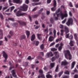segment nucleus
<instances>
[{"label": "nucleus", "instance_id": "obj_42", "mask_svg": "<svg viewBox=\"0 0 78 78\" xmlns=\"http://www.w3.org/2000/svg\"><path fill=\"white\" fill-rule=\"evenodd\" d=\"M8 20H11V21H14V19L12 18H9Z\"/></svg>", "mask_w": 78, "mask_h": 78}, {"label": "nucleus", "instance_id": "obj_5", "mask_svg": "<svg viewBox=\"0 0 78 78\" xmlns=\"http://www.w3.org/2000/svg\"><path fill=\"white\" fill-rule=\"evenodd\" d=\"M18 22L19 23L20 26L23 27L24 26H27V22L22 21L21 20L18 21Z\"/></svg>", "mask_w": 78, "mask_h": 78}, {"label": "nucleus", "instance_id": "obj_13", "mask_svg": "<svg viewBox=\"0 0 78 78\" xmlns=\"http://www.w3.org/2000/svg\"><path fill=\"white\" fill-rule=\"evenodd\" d=\"M65 32L66 34H67L69 32V28L66 26L65 27Z\"/></svg>", "mask_w": 78, "mask_h": 78}, {"label": "nucleus", "instance_id": "obj_7", "mask_svg": "<svg viewBox=\"0 0 78 78\" xmlns=\"http://www.w3.org/2000/svg\"><path fill=\"white\" fill-rule=\"evenodd\" d=\"M39 72V73H40V76H38V78H45V76H44V75L43 74V71H42L41 69H40Z\"/></svg>", "mask_w": 78, "mask_h": 78}, {"label": "nucleus", "instance_id": "obj_51", "mask_svg": "<svg viewBox=\"0 0 78 78\" xmlns=\"http://www.w3.org/2000/svg\"><path fill=\"white\" fill-rule=\"evenodd\" d=\"M0 17L1 19H2V20H3V15L1 13L0 14Z\"/></svg>", "mask_w": 78, "mask_h": 78}, {"label": "nucleus", "instance_id": "obj_61", "mask_svg": "<svg viewBox=\"0 0 78 78\" xmlns=\"http://www.w3.org/2000/svg\"><path fill=\"white\" fill-rule=\"evenodd\" d=\"M46 13L47 15H49L50 14V12L48 11L46 12Z\"/></svg>", "mask_w": 78, "mask_h": 78}, {"label": "nucleus", "instance_id": "obj_63", "mask_svg": "<svg viewBox=\"0 0 78 78\" xmlns=\"http://www.w3.org/2000/svg\"><path fill=\"white\" fill-rule=\"evenodd\" d=\"M51 2V0H47V3H50Z\"/></svg>", "mask_w": 78, "mask_h": 78}, {"label": "nucleus", "instance_id": "obj_22", "mask_svg": "<svg viewBox=\"0 0 78 78\" xmlns=\"http://www.w3.org/2000/svg\"><path fill=\"white\" fill-rule=\"evenodd\" d=\"M13 3H20V0H12Z\"/></svg>", "mask_w": 78, "mask_h": 78}, {"label": "nucleus", "instance_id": "obj_57", "mask_svg": "<svg viewBox=\"0 0 78 78\" xmlns=\"http://www.w3.org/2000/svg\"><path fill=\"white\" fill-rule=\"evenodd\" d=\"M32 1L34 2H39V0H32Z\"/></svg>", "mask_w": 78, "mask_h": 78}, {"label": "nucleus", "instance_id": "obj_59", "mask_svg": "<svg viewBox=\"0 0 78 78\" xmlns=\"http://www.w3.org/2000/svg\"><path fill=\"white\" fill-rule=\"evenodd\" d=\"M78 78V75L77 74H75L74 76V78Z\"/></svg>", "mask_w": 78, "mask_h": 78}, {"label": "nucleus", "instance_id": "obj_44", "mask_svg": "<svg viewBox=\"0 0 78 78\" xmlns=\"http://www.w3.org/2000/svg\"><path fill=\"white\" fill-rule=\"evenodd\" d=\"M43 10H44V9L43 8L41 9L39 11V14H41V12H42Z\"/></svg>", "mask_w": 78, "mask_h": 78}, {"label": "nucleus", "instance_id": "obj_15", "mask_svg": "<svg viewBox=\"0 0 78 78\" xmlns=\"http://www.w3.org/2000/svg\"><path fill=\"white\" fill-rule=\"evenodd\" d=\"M54 55H55V59H58L59 58V55L58 53V52H55L54 53Z\"/></svg>", "mask_w": 78, "mask_h": 78}, {"label": "nucleus", "instance_id": "obj_33", "mask_svg": "<svg viewBox=\"0 0 78 78\" xmlns=\"http://www.w3.org/2000/svg\"><path fill=\"white\" fill-rule=\"evenodd\" d=\"M39 16V15L38 14H37V15H34L32 16L33 17V18H36L37 17Z\"/></svg>", "mask_w": 78, "mask_h": 78}, {"label": "nucleus", "instance_id": "obj_27", "mask_svg": "<svg viewBox=\"0 0 78 78\" xmlns=\"http://www.w3.org/2000/svg\"><path fill=\"white\" fill-rule=\"evenodd\" d=\"M59 69V65H58L55 68V72H58V69Z\"/></svg>", "mask_w": 78, "mask_h": 78}, {"label": "nucleus", "instance_id": "obj_45", "mask_svg": "<svg viewBox=\"0 0 78 78\" xmlns=\"http://www.w3.org/2000/svg\"><path fill=\"white\" fill-rule=\"evenodd\" d=\"M64 73L65 74H67L68 75H69V71L68 70H67L64 72Z\"/></svg>", "mask_w": 78, "mask_h": 78}, {"label": "nucleus", "instance_id": "obj_4", "mask_svg": "<svg viewBox=\"0 0 78 78\" xmlns=\"http://www.w3.org/2000/svg\"><path fill=\"white\" fill-rule=\"evenodd\" d=\"M73 19L72 18H70L68 19V21L66 23V24L68 26V27H69L70 25H72L73 24Z\"/></svg>", "mask_w": 78, "mask_h": 78}, {"label": "nucleus", "instance_id": "obj_55", "mask_svg": "<svg viewBox=\"0 0 78 78\" xmlns=\"http://www.w3.org/2000/svg\"><path fill=\"white\" fill-rule=\"evenodd\" d=\"M66 19H65L64 20H63L62 22V23H66Z\"/></svg>", "mask_w": 78, "mask_h": 78}, {"label": "nucleus", "instance_id": "obj_24", "mask_svg": "<svg viewBox=\"0 0 78 78\" xmlns=\"http://www.w3.org/2000/svg\"><path fill=\"white\" fill-rule=\"evenodd\" d=\"M73 72L74 73H72L73 75H74L75 74V73H78V71L76 69V68H75V69L73 70Z\"/></svg>", "mask_w": 78, "mask_h": 78}, {"label": "nucleus", "instance_id": "obj_16", "mask_svg": "<svg viewBox=\"0 0 78 78\" xmlns=\"http://www.w3.org/2000/svg\"><path fill=\"white\" fill-rule=\"evenodd\" d=\"M0 35L1 36L0 37V39H3V30L0 29Z\"/></svg>", "mask_w": 78, "mask_h": 78}, {"label": "nucleus", "instance_id": "obj_12", "mask_svg": "<svg viewBox=\"0 0 78 78\" xmlns=\"http://www.w3.org/2000/svg\"><path fill=\"white\" fill-rule=\"evenodd\" d=\"M11 73H12V75L13 77H17V75H16V72H15V70L13 69L12 70V71H11Z\"/></svg>", "mask_w": 78, "mask_h": 78}, {"label": "nucleus", "instance_id": "obj_14", "mask_svg": "<svg viewBox=\"0 0 78 78\" xmlns=\"http://www.w3.org/2000/svg\"><path fill=\"white\" fill-rule=\"evenodd\" d=\"M26 39V36L25 35H21L20 38V40H23Z\"/></svg>", "mask_w": 78, "mask_h": 78}, {"label": "nucleus", "instance_id": "obj_31", "mask_svg": "<svg viewBox=\"0 0 78 78\" xmlns=\"http://www.w3.org/2000/svg\"><path fill=\"white\" fill-rule=\"evenodd\" d=\"M56 59L55 57L54 56L51 58V61L52 62H54L56 60Z\"/></svg>", "mask_w": 78, "mask_h": 78}, {"label": "nucleus", "instance_id": "obj_36", "mask_svg": "<svg viewBox=\"0 0 78 78\" xmlns=\"http://www.w3.org/2000/svg\"><path fill=\"white\" fill-rule=\"evenodd\" d=\"M44 32H46V33H48V28H47L46 29H44Z\"/></svg>", "mask_w": 78, "mask_h": 78}, {"label": "nucleus", "instance_id": "obj_41", "mask_svg": "<svg viewBox=\"0 0 78 78\" xmlns=\"http://www.w3.org/2000/svg\"><path fill=\"white\" fill-rule=\"evenodd\" d=\"M59 12H60V8L58 9V10L56 11L55 14H57L58 13H59Z\"/></svg>", "mask_w": 78, "mask_h": 78}, {"label": "nucleus", "instance_id": "obj_3", "mask_svg": "<svg viewBox=\"0 0 78 78\" xmlns=\"http://www.w3.org/2000/svg\"><path fill=\"white\" fill-rule=\"evenodd\" d=\"M21 12H22V11L20 10L18 11L16 13V16H17L18 17H20V16H23L27 15V14L26 13H21Z\"/></svg>", "mask_w": 78, "mask_h": 78}, {"label": "nucleus", "instance_id": "obj_25", "mask_svg": "<svg viewBox=\"0 0 78 78\" xmlns=\"http://www.w3.org/2000/svg\"><path fill=\"white\" fill-rule=\"evenodd\" d=\"M53 34H54V38L56 37V31L55 30H54L53 31Z\"/></svg>", "mask_w": 78, "mask_h": 78}, {"label": "nucleus", "instance_id": "obj_60", "mask_svg": "<svg viewBox=\"0 0 78 78\" xmlns=\"http://www.w3.org/2000/svg\"><path fill=\"white\" fill-rule=\"evenodd\" d=\"M69 14L70 16H72V12H71L69 11Z\"/></svg>", "mask_w": 78, "mask_h": 78}, {"label": "nucleus", "instance_id": "obj_6", "mask_svg": "<svg viewBox=\"0 0 78 78\" xmlns=\"http://www.w3.org/2000/svg\"><path fill=\"white\" fill-rule=\"evenodd\" d=\"M53 2L54 7L51 8V11H55L56 9V0H54Z\"/></svg>", "mask_w": 78, "mask_h": 78}, {"label": "nucleus", "instance_id": "obj_35", "mask_svg": "<svg viewBox=\"0 0 78 78\" xmlns=\"http://www.w3.org/2000/svg\"><path fill=\"white\" fill-rule=\"evenodd\" d=\"M63 73V71H61L60 72V73H59V78L60 77H61V76L62 75V74Z\"/></svg>", "mask_w": 78, "mask_h": 78}, {"label": "nucleus", "instance_id": "obj_8", "mask_svg": "<svg viewBox=\"0 0 78 78\" xmlns=\"http://www.w3.org/2000/svg\"><path fill=\"white\" fill-rule=\"evenodd\" d=\"M2 54L3 57H4L5 58V60H4V62H5L7 61V59H8V55L5 51H2Z\"/></svg>", "mask_w": 78, "mask_h": 78}, {"label": "nucleus", "instance_id": "obj_28", "mask_svg": "<svg viewBox=\"0 0 78 78\" xmlns=\"http://www.w3.org/2000/svg\"><path fill=\"white\" fill-rule=\"evenodd\" d=\"M55 63H51L50 64V66L51 68H53L55 67Z\"/></svg>", "mask_w": 78, "mask_h": 78}, {"label": "nucleus", "instance_id": "obj_1", "mask_svg": "<svg viewBox=\"0 0 78 78\" xmlns=\"http://www.w3.org/2000/svg\"><path fill=\"white\" fill-rule=\"evenodd\" d=\"M63 53L66 58L68 59V56H69V60H71L72 59V55L70 54V52L69 50H64L63 51Z\"/></svg>", "mask_w": 78, "mask_h": 78}, {"label": "nucleus", "instance_id": "obj_40", "mask_svg": "<svg viewBox=\"0 0 78 78\" xmlns=\"http://www.w3.org/2000/svg\"><path fill=\"white\" fill-rule=\"evenodd\" d=\"M40 48L41 50H43L44 47V44H42L40 46Z\"/></svg>", "mask_w": 78, "mask_h": 78}, {"label": "nucleus", "instance_id": "obj_29", "mask_svg": "<svg viewBox=\"0 0 78 78\" xmlns=\"http://www.w3.org/2000/svg\"><path fill=\"white\" fill-rule=\"evenodd\" d=\"M74 42V41H71L70 43H69V45H70L71 47H72V46H73V43Z\"/></svg>", "mask_w": 78, "mask_h": 78}, {"label": "nucleus", "instance_id": "obj_23", "mask_svg": "<svg viewBox=\"0 0 78 78\" xmlns=\"http://www.w3.org/2000/svg\"><path fill=\"white\" fill-rule=\"evenodd\" d=\"M75 62H73L72 63L71 65V69L74 68V66H75Z\"/></svg>", "mask_w": 78, "mask_h": 78}, {"label": "nucleus", "instance_id": "obj_48", "mask_svg": "<svg viewBox=\"0 0 78 78\" xmlns=\"http://www.w3.org/2000/svg\"><path fill=\"white\" fill-rule=\"evenodd\" d=\"M34 59V58H31V57L30 56H29L28 58H27V59L28 60H30L31 59Z\"/></svg>", "mask_w": 78, "mask_h": 78}, {"label": "nucleus", "instance_id": "obj_9", "mask_svg": "<svg viewBox=\"0 0 78 78\" xmlns=\"http://www.w3.org/2000/svg\"><path fill=\"white\" fill-rule=\"evenodd\" d=\"M60 16L61 17L62 20L64 19V17H67V13H65L64 14L63 13H61L60 14Z\"/></svg>", "mask_w": 78, "mask_h": 78}, {"label": "nucleus", "instance_id": "obj_17", "mask_svg": "<svg viewBox=\"0 0 78 78\" xmlns=\"http://www.w3.org/2000/svg\"><path fill=\"white\" fill-rule=\"evenodd\" d=\"M32 44H35L36 46H37L39 45V42L38 41H34L33 42Z\"/></svg>", "mask_w": 78, "mask_h": 78}, {"label": "nucleus", "instance_id": "obj_30", "mask_svg": "<svg viewBox=\"0 0 78 78\" xmlns=\"http://www.w3.org/2000/svg\"><path fill=\"white\" fill-rule=\"evenodd\" d=\"M46 77L47 78H52V76L48 74L46 76Z\"/></svg>", "mask_w": 78, "mask_h": 78}, {"label": "nucleus", "instance_id": "obj_2", "mask_svg": "<svg viewBox=\"0 0 78 78\" xmlns=\"http://www.w3.org/2000/svg\"><path fill=\"white\" fill-rule=\"evenodd\" d=\"M21 11H27L28 10V5L26 4H23V5L20 6Z\"/></svg>", "mask_w": 78, "mask_h": 78}, {"label": "nucleus", "instance_id": "obj_47", "mask_svg": "<svg viewBox=\"0 0 78 78\" xmlns=\"http://www.w3.org/2000/svg\"><path fill=\"white\" fill-rule=\"evenodd\" d=\"M18 25V23H14L13 24V27H16V25L17 26Z\"/></svg>", "mask_w": 78, "mask_h": 78}, {"label": "nucleus", "instance_id": "obj_37", "mask_svg": "<svg viewBox=\"0 0 78 78\" xmlns=\"http://www.w3.org/2000/svg\"><path fill=\"white\" fill-rule=\"evenodd\" d=\"M66 34V35H65V37L66 38H69V35H70V34L69 33L68 34Z\"/></svg>", "mask_w": 78, "mask_h": 78}, {"label": "nucleus", "instance_id": "obj_26", "mask_svg": "<svg viewBox=\"0 0 78 78\" xmlns=\"http://www.w3.org/2000/svg\"><path fill=\"white\" fill-rule=\"evenodd\" d=\"M41 34H37V37L39 40H41V39H42V37H41Z\"/></svg>", "mask_w": 78, "mask_h": 78}, {"label": "nucleus", "instance_id": "obj_62", "mask_svg": "<svg viewBox=\"0 0 78 78\" xmlns=\"http://www.w3.org/2000/svg\"><path fill=\"white\" fill-rule=\"evenodd\" d=\"M37 9V7H35L33 10L32 11H35Z\"/></svg>", "mask_w": 78, "mask_h": 78}, {"label": "nucleus", "instance_id": "obj_38", "mask_svg": "<svg viewBox=\"0 0 78 78\" xmlns=\"http://www.w3.org/2000/svg\"><path fill=\"white\" fill-rule=\"evenodd\" d=\"M9 6H12V3H11V2H12L11 0H9Z\"/></svg>", "mask_w": 78, "mask_h": 78}, {"label": "nucleus", "instance_id": "obj_32", "mask_svg": "<svg viewBox=\"0 0 78 78\" xmlns=\"http://www.w3.org/2000/svg\"><path fill=\"white\" fill-rule=\"evenodd\" d=\"M50 21L51 23H54V21L53 20V18H51L50 19Z\"/></svg>", "mask_w": 78, "mask_h": 78}, {"label": "nucleus", "instance_id": "obj_19", "mask_svg": "<svg viewBox=\"0 0 78 78\" xmlns=\"http://www.w3.org/2000/svg\"><path fill=\"white\" fill-rule=\"evenodd\" d=\"M48 40L50 42H52L54 40V37L52 36H50Z\"/></svg>", "mask_w": 78, "mask_h": 78}, {"label": "nucleus", "instance_id": "obj_49", "mask_svg": "<svg viewBox=\"0 0 78 78\" xmlns=\"http://www.w3.org/2000/svg\"><path fill=\"white\" fill-rule=\"evenodd\" d=\"M60 28H61L62 29L64 28V26L62 24H60L59 26Z\"/></svg>", "mask_w": 78, "mask_h": 78}, {"label": "nucleus", "instance_id": "obj_43", "mask_svg": "<svg viewBox=\"0 0 78 78\" xmlns=\"http://www.w3.org/2000/svg\"><path fill=\"white\" fill-rule=\"evenodd\" d=\"M69 39L72 40L73 39V36L72 35H70V36L69 37Z\"/></svg>", "mask_w": 78, "mask_h": 78}, {"label": "nucleus", "instance_id": "obj_50", "mask_svg": "<svg viewBox=\"0 0 78 78\" xmlns=\"http://www.w3.org/2000/svg\"><path fill=\"white\" fill-rule=\"evenodd\" d=\"M14 8H15V7H14V6H12L11 7V10L10 11L11 12V11H12L14 9Z\"/></svg>", "mask_w": 78, "mask_h": 78}, {"label": "nucleus", "instance_id": "obj_20", "mask_svg": "<svg viewBox=\"0 0 78 78\" xmlns=\"http://www.w3.org/2000/svg\"><path fill=\"white\" fill-rule=\"evenodd\" d=\"M68 63L66 61L62 62L61 64V66H66L67 64Z\"/></svg>", "mask_w": 78, "mask_h": 78}, {"label": "nucleus", "instance_id": "obj_56", "mask_svg": "<svg viewBox=\"0 0 78 78\" xmlns=\"http://www.w3.org/2000/svg\"><path fill=\"white\" fill-rule=\"evenodd\" d=\"M8 8V6H7L6 7L3 8V11H4V10L5 9H7Z\"/></svg>", "mask_w": 78, "mask_h": 78}, {"label": "nucleus", "instance_id": "obj_39", "mask_svg": "<svg viewBox=\"0 0 78 78\" xmlns=\"http://www.w3.org/2000/svg\"><path fill=\"white\" fill-rule=\"evenodd\" d=\"M51 51H56L57 50V49L55 48H52L51 49Z\"/></svg>", "mask_w": 78, "mask_h": 78}, {"label": "nucleus", "instance_id": "obj_10", "mask_svg": "<svg viewBox=\"0 0 78 78\" xmlns=\"http://www.w3.org/2000/svg\"><path fill=\"white\" fill-rule=\"evenodd\" d=\"M53 56V54L51 52H48L46 54V56L48 58L50 56V57H52Z\"/></svg>", "mask_w": 78, "mask_h": 78}, {"label": "nucleus", "instance_id": "obj_21", "mask_svg": "<svg viewBox=\"0 0 78 78\" xmlns=\"http://www.w3.org/2000/svg\"><path fill=\"white\" fill-rule=\"evenodd\" d=\"M26 33L27 36V38H29V36H30V32L28 30H26Z\"/></svg>", "mask_w": 78, "mask_h": 78}, {"label": "nucleus", "instance_id": "obj_46", "mask_svg": "<svg viewBox=\"0 0 78 78\" xmlns=\"http://www.w3.org/2000/svg\"><path fill=\"white\" fill-rule=\"evenodd\" d=\"M55 44V42H53V43H52L51 44H50L49 47H51L52 46H53V45H54Z\"/></svg>", "mask_w": 78, "mask_h": 78}, {"label": "nucleus", "instance_id": "obj_18", "mask_svg": "<svg viewBox=\"0 0 78 78\" xmlns=\"http://www.w3.org/2000/svg\"><path fill=\"white\" fill-rule=\"evenodd\" d=\"M35 38L36 36H35V34H33L31 36V40L32 41H34Z\"/></svg>", "mask_w": 78, "mask_h": 78}, {"label": "nucleus", "instance_id": "obj_11", "mask_svg": "<svg viewBox=\"0 0 78 78\" xmlns=\"http://www.w3.org/2000/svg\"><path fill=\"white\" fill-rule=\"evenodd\" d=\"M63 45L64 44H63V43H60V46L58 48V51H61L62 50V47H63Z\"/></svg>", "mask_w": 78, "mask_h": 78}, {"label": "nucleus", "instance_id": "obj_52", "mask_svg": "<svg viewBox=\"0 0 78 78\" xmlns=\"http://www.w3.org/2000/svg\"><path fill=\"white\" fill-rule=\"evenodd\" d=\"M34 5H40L41 3L40 2L37 3H34Z\"/></svg>", "mask_w": 78, "mask_h": 78}, {"label": "nucleus", "instance_id": "obj_34", "mask_svg": "<svg viewBox=\"0 0 78 78\" xmlns=\"http://www.w3.org/2000/svg\"><path fill=\"white\" fill-rule=\"evenodd\" d=\"M76 48V47H75L73 48L70 47L69 48V49L70 50H75V49Z\"/></svg>", "mask_w": 78, "mask_h": 78}, {"label": "nucleus", "instance_id": "obj_64", "mask_svg": "<svg viewBox=\"0 0 78 78\" xmlns=\"http://www.w3.org/2000/svg\"><path fill=\"white\" fill-rule=\"evenodd\" d=\"M13 44L14 46H16L17 45V43L15 42H13Z\"/></svg>", "mask_w": 78, "mask_h": 78}, {"label": "nucleus", "instance_id": "obj_58", "mask_svg": "<svg viewBox=\"0 0 78 78\" xmlns=\"http://www.w3.org/2000/svg\"><path fill=\"white\" fill-rule=\"evenodd\" d=\"M26 3L27 4H28L29 3V0H26L25 1Z\"/></svg>", "mask_w": 78, "mask_h": 78}, {"label": "nucleus", "instance_id": "obj_53", "mask_svg": "<svg viewBox=\"0 0 78 78\" xmlns=\"http://www.w3.org/2000/svg\"><path fill=\"white\" fill-rule=\"evenodd\" d=\"M59 46V44L58 43L55 45V47L56 48H58Z\"/></svg>", "mask_w": 78, "mask_h": 78}, {"label": "nucleus", "instance_id": "obj_54", "mask_svg": "<svg viewBox=\"0 0 78 78\" xmlns=\"http://www.w3.org/2000/svg\"><path fill=\"white\" fill-rule=\"evenodd\" d=\"M9 33L10 34H11V36L13 35V32H12V31H10L9 32Z\"/></svg>", "mask_w": 78, "mask_h": 78}]
</instances>
